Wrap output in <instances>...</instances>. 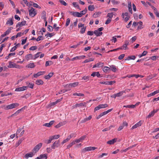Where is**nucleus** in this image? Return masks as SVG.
<instances>
[{
	"label": "nucleus",
	"instance_id": "4be33fe9",
	"mask_svg": "<svg viewBox=\"0 0 159 159\" xmlns=\"http://www.w3.org/2000/svg\"><path fill=\"white\" fill-rule=\"evenodd\" d=\"M102 69L103 72L105 73L108 72L110 71L111 70L110 67L107 66H104L102 68Z\"/></svg>",
	"mask_w": 159,
	"mask_h": 159
},
{
	"label": "nucleus",
	"instance_id": "9b49d317",
	"mask_svg": "<svg viewBox=\"0 0 159 159\" xmlns=\"http://www.w3.org/2000/svg\"><path fill=\"white\" fill-rule=\"evenodd\" d=\"M45 73V71H39L36 74H34L33 76L34 78H36L39 76L44 75Z\"/></svg>",
	"mask_w": 159,
	"mask_h": 159
},
{
	"label": "nucleus",
	"instance_id": "423d86ee",
	"mask_svg": "<svg viewBox=\"0 0 159 159\" xmlns=\"http://www.w3.org/2000/svg\"><path fill=\"white\" fill-rule=\"evenodd\" d=\"M27 89V87L25 86H23L22 87H20L16 88L15 90V91L19 92L22 91L26 90Z\"/></svg>",
	"mask_w": 159,
	"mask_h": 159
},
{
	"label": "nucleus",
	"instance_id": "37998d69",
	"mask_svg": "<svg viewBox=\"0 0 159 159\" xmlns=\"http://www.w3.org/2000/svg\"><path fill=\"white\" fill-rule=\"evenodd\" d=\"M86 27H84L81 29L80 30V32L81 34H83L85 33L86 29Z\"/></svg>",
	"mask_w": 159,
	"mask_h": 159
},
{
	"label": "nucleus",
	"instance_id": "4d7b16f0",
	"mask_svg": "<svg viewBox=\"0 0 159 159\" xmlns=\"http://www.w3.org/2000/svg\"><path fill=\"white\" fill-rule=\"evenodd\" d=\"M24 34V33L19 32L18 33L16 36V38H17L18 37H20Z\"/></svg>",
	"mask_w": 159,
	"mask_h": 159
},
{
	"label": "nucleus",
	"instance_id": "0e129e2a",
	"mask_svg": "<svg viewBox=\"0 0 159 159\" xmlns=\"http://www.w3.org/2000/svg\"><path fill=\"white\" fill-rule=\"evenodd\" d=\"M154 115V113L152 111L150 113H149V114L147 118H150L151 117L153 116Z\"/></svg>",
	"mask_w": 159,
	"mask_h": 159
},
{
	"label": "nucleus",
	"instance_id": "9d476101",
	"mask_svg": "<svg viewBox=\"0 0 159 159\" xmlns=\"http://www.w3.org/2000/svg\"><path fill=\"white\" fill-rule=\"evenodd\" d=\"M79 84V82H76L72 83L69 84H67V86L69 88L71 87H74L78 86Z\"/></svg>",
	"mask_w": 159,
	"mask_h": 159
},
{
	"label": "nucleus",
	"instance_id": "ea45409f",
	"mask_svg": "<svg viewBox=\"0 0 159 159\" xmlns=\"http://www.w3.org/2000/svg\"><path fill=\"white\" fill-rule=\"evenodd\" d=\"M125 92V91H120L118 93H116V96H117V97L121 96L123 95V93Z\"/></svg>",
	"mask_w": 159,
	"mask_h": 159
},
{
	"label": "nucleus",
	"instance_id": "72a5a7b5",
	"mask_svg": "<svg viewBox=\"0 0 159 159\" xmlns=\"http://www.w3.org/2000/svg\"><path fill=\"white\" fill-rule=\"evenodd\" d=\"M53 63V62L52 61H46L45 63V66H49L52 65Z\"/></svg>",
	"mask_w": 159,
	"mask_h": 159
},
{
	"label": "nucleus",
	"instance_id": "052dcab7",
	"mask_svg": "<svg viewBox=\"0 0 159 159\" xmlns=\"http://www.w3.org/2000/svg\"><path fill=\"white\" fill-rule=\"evenodd\" d=\"M59 2L61 4L65 6H66L67 5V4L64 0H60Z\"/></svg>",
	"mask_w": 159,
	"mask_h": 159
},
{
	"label": "nucleus",
	"instance_id": "de8ad7c7",
	"mask_svg": "<svg viewBox=\"0 0 159 159\" xmlns=\"http://www.w3.org/2000/svg\"><path fill=\"white\" fill-rule=\"evenodd\" d=\"M97 64V67H102L103 66L104 64L102 62H99Z\"/></svg>",
	"mask_w": 159,
	"mask_h": 159
},
{
	"label": "nucleus",
	"instance_id": "09e8293b",
	"mask_svg": "<svg viewBox=\"0 0 159 159\" xmlns=\"http://www.w3.org/2000/svg\"><path fill=\"white\" fill-rule=\"evenodd\" d=\"M24 2V3L28 6H30L32 5L31 4L29 3V2L27 1V0H22Z\"/></svg>",
	"mask_w": 159,
	"mask_h": 159
},
{
	"label": "nucleus",
	"instance_id": "2eb2a0df",
	"mask_svg": "<svg viewBox=\"0 0 159 159\" xmlns=\"http://www.w3.org/2000/svg\"><path fill=\"white\" fill-rule=\"evenodd\" d=\"M66 122L65 121H64L62 122H60L58 124L56 125L55 127L56 128H58L60 127L61 126L65 125L66 124Z\"/></svg>",
	"mask_w": 159,
	"mask_h": 159
},
{
	"label": "nucleus",
	"instance_id": "3c124183",
	"mask_svg": "<svg viewBox=\"0 0 159 159\" xmlns=\"http://www.w3.org/2000/svg\"><path fill=\"white\" fill-rule=\"evenodd\" d=\"M72 4L73 5V6L75 7H76L77 8H79V6L77 2H73L72 3Z\"/></svg>",
	"mask_w": 159,
	"mask_h": 159
},
{
	"label": "nucleus",
	"instance_id": "4468645a",
	"mask_svg": "<svg viewBox=\"0 0 159 159\" xmlns=\"http://www.w3.org/2000/svg\"><path fill=\"white\" fill-rule=\"evenodd\" d=\"M55 122L54 120H52L49 123H45L43 125V126H46L48 127H50Z\"/></svg>",
	"mask_w": 159,
	"mask_h": 159
},
{
	"label": "nucleus",
	"instance_id": "e433bc0d",
	"mask_svg": "<svg viewBox=\"0 0 159 159\" xmlns=\"http://www.w3.org/2000/svg\"><path fill=\"white\" fill-rule=\"evenodd\" d=\"M52 140V138H51V137H49V139L45 140L44 141V142L47 144H49L50 143H51V142Z\"/></svg>",
	"mask_w": 159,
	"mask_h": 159
},
{
	"label": "nucleus",
	"instance_id": "603ef678",
	"mask_svg": "<svg viewBox=\"0 0 159 159\" xmlns=\"http://www.w3.org/2000/svg\"><path fill=\"white\" fill-rule=\"evenodd\" d=\"M112 3L114 5H116L120 3V2L119 1H116L115 0H111V1Z\"/></svg>",
	"mask_w": 159,
	"mask_h": 159
},
{
	"label": "nucleus",
	"instance_id": "412c9836",
	"mask_svg": "<svg viewBox=\"0 0 159 159\" xmlns=\"http://www.w3.org/2000/svg\"><path fill=\"white\" fill-rule=\"evenodd\" d=\"M86 102H81L80 103L76 104V106H77V107H86Z\"/></svg>",
	"mask_w": 159,
	"mask_h": 159
},
{
	"label": "nucleus",
	"instance_id": "f704fd0d",
	"mask_svg": "<svg viewBox=\"0 0 159 159\" xmlns=\"http://www.w3.org/2000/svg\"><path fill=\"white\" fill-rule=\"evenodd\" d=\"M13 28L12 27H11L5 32L7 35H8L11 32V30L13 29Z\"/></svg>",
	"mask_w": 159,
	"mask_h": 159
},
{
	"label": "nucleus",
	"instance_id": "5fc2aeb1",
	"mask_svg": "<svg viewBox=\"0 0 159 159\" xmlns=\"http://www.w3.org/2000/svg\"><path fill=\"white\" fill-rule=\"evenodd\" d=\"M113 13H108L107 15V17H108V18H110L111 19L113 17Z\"/></svg>",
	"mask_w": 159,
	"mask_h": 159
},
{
	"label": "nucleus",
	"instance_id": "338daca9",
	"mask_svg": "<svg viewBox=\"0 0 159 159\" xmlns=\"http://www.w3.org/2000/svg\"><path fill=\"white\" fill-rule=\"evenodd\" d=\"M111 18H108L107 19V20L106 21L105 24H108L111 22Z\"/></svg>",
	"mask_w": 159,
	"mask_h": 159
},
{
	"label": "nucleus",
	"instance_id": "680f3d73",
	"mask_svg": "<svg viewBox=\"0 0 159 159\" xmlns=\"http://www.w3.org/2000/svg\"><path fill=\"white\" fill-rule=\"evenodd\" d=\"M40 53H41V52H39L35 54L34 56V58L33 59H35L38 57H39V54Z\"/></svg>",
	"mask_w": 159,
	"mask_h": 159
},
{
	"label": "nucleus",
	"instance_id": "58836bf2",
	"mask_svg": "<svg viewBox=\"0 0 159 159\" xmlns=\"http://www.w3.org/2000/svg\"><path fill=\"white\" fill-rule=\"evenodd\" d=\"M12 94L11 93H7V92H5L4 93H2L1 94V96L2 97H3L4 96H6L8 95H11Z\"/></svg>",
	"mask_w": 159,
	"mask_h": 159
},
{
	"label": "nucleus",
	"instance_id": "cd10ccee",
	"mask_svg": "<svg viewBox=\"0 0 159 159\" xmlns=\"http://www.w3.org/2000/svg\"><path fill=\"white\" fill-rule=\"evenodd\" d=\"M13 24V20L12 18H9L7 22V24L10 25H12Z\"/></svg>",
	"mask_w": 159,
	"mask_h": 159
},
{
	"label": "nucleus",
	"instance_id": "b1692460",
	"mask_svg": "<svg viewBox=\"0 0 159 159\" xmlns=\"http://www.w3.org/2000/svg\"><path fill=\"white\" fill-rule=\"evenodd\" d=\"M25 58L27 61L30 59H32V55L31 54H28L25 56Z\"/></svg>",
	"mask_w": 159,
	"mask_h": 159
},
{
	"label": "nucleus",
	"instance_id": "39448f33",
	"mask_svg": "<svg viewBox=\"0 0 159 159\" xmlns=\"http://www.w3.org/2000/svg\"><path fill=\"white\" fill-rule=\"evenodd\" d=\"M97 148L95 147H86L82 150V152H84L87 151L93 150Z\"/></svg>",
	"mask_w": 159,
	"mask_h": 159
},
{
	"label": "nucleus",
	"instance_id": "bf43d9fd",
	"mask_svg": "<svg viewBox=\"0 0 159 159\" xmlns=\"http://www.w3.org/2000/svg\"><path fill=\"white\" fill-rule=\"evenodd\" d=\"M48 30L49 32H52L53 30V27L50 25H48Z\"/></svg>",
	"mask_w": 159,
	"mask_h": 159
},
{
	"label": "nucleus",
	"instance_id": "c9c22d12",
	"mask_svg": "<svg viewBox=\"0 0 159 159\" xmlns=\"http://www.w3.org/2000/svg\"><path fill=\"white\" fill-rule=\"evenodd\" d=\"M85 57L84 55H82L79 56H76L75 57L76 60H80L81 59H83Z\"/></svg>",
	"mask_w": 159,
	"mask_h": 159
},
{
	"label": "nucleus",
	"instance_id": "393cba45",
	"mask_svg": "<svg viewBox=\"0 0 159 159\" xmlns=\"http://www.w3.org/2000/svg\"><path fill=\"white\" fill-rule=\"evenodd\" d=\"M53 75V73H50L49 74L47 75H45L44 77V78L47 80L49 79Z\"/></svg>",
	"mask_w": 159,
	"mask_h": 159
},
{
	"label": "nucleus",
	"instance_id": "20e7f679",
	"mask_svg": "<svg viewBox=\"0 0 159 159\" xmlns=\"http://www.w3.org/2000/svg\"><path fill=\"white\" fill-rule=\"evenodd\" d=\"M42 145V143H40L37 145L33 150V152L34 153L37 152L41 147Z\"/></svg>",
	"mask_w": 159,
	"mask_h": 159
},
{
	"label": "nucleus",
	"instance_id": "e2e57ef3",
	"mask_svg": "<svg viewBox=\"0 0 159 159\" xmlns=\"http://www.w3.org/2000/svg\"><path fill=\"white\" fill-rule=\"evenodd\" d=\"M94 34V32L91 31H89L87 32V34L89 35L92 36Z\"/></svg>",
	"mask_w": 159,
	"mask_h": 159
},
{
	"label": "nucleus",
	"instance_id": "aec40b11",
	"mask_svg": "<svg viewBox=\"0 0 159 159\" xmlns=\"http://www.w3.org/2000/svg\"><path fill=\"white\" fill-rule=\"evenodd\" d=\"M94 34L97 36H100L102 34V32H99L97 30H95L94 31Z\"/></svg>",
	"mask_w": 159,
	"mask_h": 159
},
{
	"label": "nucleus",
	"instance_id": "4c0bfd02",
	"mask_svg": "<svg viewBox=\"0 0 159 159\" xmlns=\"http://www.w3.org/2000/svg\"><path fill=\"white\" fill-rule=\"evenodd\" d=\"M148 52L146 51H144L142 54H139V58H141L143 56L146 55L147 53Z\"/></svg>",
	"mask_w": 159,
	"mask_h": 159
},
{
	"label": "nucleus",
	"instance_id": "0eeeda50",
	"mask_svg": "<svg viewBox=\"0 0 159 159\" xmlns=\"http://www.w3.org/2000/svg\"><path fill=\"white\" fill-rule=\"evenodd\" d=\"M69 13L71 14L72 15L74 16H76L77 17H81V14H80L79 12H74V11H69Z\"/></svg>",
	"mask_w": 159,
	"mask_h": 159
},
{
	"label": "nucleus",
	"instance_id": "774afa93",
	"mask_svg": "<svg viewBox=\"0 0 159 159\" xmlns=\"http://www.w3.org/2000/svg\"><path fill=\"white\" fill-rule=\"evenodd\" d=\"M37 48L36 46H32L29 49L30 50H34L37 49Z\"/></svg>",
	"mask_w": 159,
	"mask_h": 159
},
{
	"label": "nucleus",
	"instance_id": "473e14b6",
	"mask_svg": "<svg viewBox=\"0 0 159 159\" xmlns=\"http://www.w3.org/2000/svg\"><path fill=\"white\" fill-rule=\"evenodd\" d=\"M95 7L93 5H90L88 7V9L90 11H93Z\"/></svg>",
	"mask_w": 159,
	"mask_h": 159
},
{
	"label": "nucleus",
	"instance_id": "864d4df0",
	"mask_svg": "<svg viewBox=\"0 0 159 159\" xmlns=\"http://www.w3.org/2000/svg\"><path fill=\"white\" fill-rule=\"evenodd\" d=\"M34 86V84H33L32 83H29L28 86L27 87V88L29 87L30 88L33 89V88Z\"/></svg>",
	"mask_w": 159,
	"mask_h": 159
},
{
	"label": "nucleus",
	"instance_id": "a18cd8bd",
	"mask_svg": "<svg viewBox=\"0 0 159 159\" xmlns=\"http://www.w3.org/2000/svg\"><path fill=\"white\" fill-rule=\"evenodd\" d=\"M89 76H84L82 78V80H85L86 81L89 80Z\"/></svg>",
	"mask_w": 159,
	"mask_h": 159
},
{
	"label": "nucleus",
	"instance_id": "f03ea898",
	"mask_svg": "<svg viewBox=\"0 0 159 159\" xmlns=\"http://www.w3.org/2000/svg\"><path fill=\"white\" fill-rule=\"evenodd\" d=\"M7 67L9 68H16L18 69L21 68L20 66L16 63H13V62L11 61H9V65L7 66Z\"/></svg>",
	"mask_w": 159,
	"mask_h": 159
},
{
	"label": "nucleus",
	"instance_id": "a19ab883",
	"mask_svg": "<svg viewBox=\"0 0 159 159\" xmlns=\"http://www.w3.org/2000/svg\"><path fill=\"white\" fill-rule=\"evenodd\" d=\"M99 105L100 106L101 109L107 107L108 106V105L107 104H99Z\"/></svg>",
	"mask_w": 159,
	"mask_h": 159
},
{
	"label": "nucleus",
	"instance_id": "c756f323",
	"mask_svg": "<svg viewBox=\"0 0 159 159\" xmlns=\"http://www.w3.org/2000/svg\"><path fill=\"white\" fill-rule=\"evenodd\" d=\"M75 142L74 141H73L71 143H70L67 146V148L68 149L72 147L73 145L75 144Z\"/></svg>",
	"mask_w": 159,
	"mask_h": 159
},
{
	"label": "nucleus",
	"instance_id": "bb28decb",
	"mask_svg": "<svg viewBox=\"0 0 159 159\" xmlns=\"http://www.w3.org/2000/svg\"><path fill=\"white\" fill-rule=\"evenodd\" d=\"M138 24L139 25L138 26V29H142L143 28V22L141 21H140L138 22Z\"/></svg>",
	"mask_w": 159,
	"mask_h": 159
},
{
	"label": "nucleus",
	"instance_id": "69168bd1",
	"mask_svg": "<svg viewBox=\"0 0 159 159\" xmlns=\"http://www.w3.org/2000/svg\"><path fill=\"white\" fill-rule=\"evenodd\" d=\"M125 56V54H121L119 57L118 59L120 60L122 59Z\"/></svg>",
	"mask_w": 159,
	"mask_h": 159
},
{
	"label": "nucleus",
	"instance_id": "2f4dec72",
	"mask_svg": "<svg viewBox=\"0 0 159 159\" xmlns=\"http://www.w3.org/2000/svg\"><path fill=\"white\" fill-rule=\"evenodd\" d=\"M94 60V58H90L89 59H87L85 60L83 62V63H86L91 61H93Z\"/></svg>",
	"mask_w": 159,
	"mask_h": 159
},
{
	"label": "nucleus",
	"instance_id": "ddd939ff",
	"mask_svg": "<svg viewBox=\"0 0 159 159\" xmlns=\"http://www.w3.org/2000/svg\"><path fill=\"white\" fill-rule=\"evenodd\" d=\"M59 141H55L51 146V148L53 149H55L56 148L58 147L59 145Z\"/></svg>",
	"mask_w": 159,
	"mask_h": 159
},
{
	"label": "nucleus",
	"instance_id": "a211bd4d",
	"mask_svg": "<svg viewBox=\"0 0 159 159\" xmlns=\"http://www.w3.org/2000/svg\"><path fill=\"white\" fill-rule=\"evenodd\" d=\"M117 141V139L115 138L111 140L110 141H108L107 142V143L108 144H109L110 145L113 144L115 142H116Z\"/></svg>",
	"mask_w": 159,
	"mask_h": 159
},
{
	"label": "nucleus",
	"instance_id": "6e6d98bb",
	"mask_svg": "<svg viewBox=\"0 0 159 159\" xmlns=\"http://www.w3.org/2000/svg\"><path fill=\"white\" fill-rule=\"evenodd\" d=\"M40 159L43 158H45L46 159H47V154H41L40 155Z\"/></svg>",
	"mask_w": 159,
	"mask_h": 159
},
{
	"label": "nucleus",
	"instance_id": "5701e85b",
	"mask_svg": "<svg viewBox=\"0 0 159 159\" xmlns=\"http://www.w3.org/2000/svg\"><path fill=\"white\" fill-rule=\"evenodd\" d=\"M92 118V116H89L88 117L84 119V120H82L81 121V123H83L86 122V121L90 120Z\"/></svg>",
	"mask_w": 159,
	"mask_h": 159
},
{
	"label": "nucleus",
	"instance_id": "1a4fd4ad",
	"mask_svg": "<svg viewBox=\"0 0 159 159\" xmlns=\"http://www.w3.org/2000/svg\"><path fill=\"white\" fill-rule=\"evenodd\" d=\"M34 154L35 153L33 152H31L25 154L24 156V157L26 159H27L29 157H32L34 155Z\"/></svg>",
	"mask_w": 159,
	"mask_h": 159
},
{
	"label": "nucleus",
	"instance_id": "13d9d810",
	"mask_svg": "<svg viewBox=\"0 0 159 159\" xmlns=\"http://www.w3.org/2000/svg\"><path fill=\"white\" fill-rule=\"evenodd\" d=\"M127 47L126 46V44H125L121 47L120 48V49H127Z\"/></svg>",
	"mask_w": 159,
	"mask_h": 159
},
{
	"label": "nucleus",
	"instance_id": "c85d7f7f",
	"mask_svg": "<svg viewBox=\"0 0 159 159\" xmlns=\"http://www.w3.org/2000/svg\"><path fill=\"white\" fill-rule=\"evenodd\" d=\"M137 104H136L135 105H128L127 106H123V107H128V108H134L136 106Z\"/></svg>",
	"mask_w": 159,
	"mask_h": 159
},
{
	"label": "nucleus",
	"instance_id": "dca6fc26",
	"mask_svg": "<svg viewBox=\"0 0 159 159\" xmlns=\"http://www.w3.org/2000/svg\"><path fill=\"white\" fill-rule=\"evenodd\" d=\"M26 23V21L25 20H24L21 22H19L17 23L16 25V27H21L25 25Z\"/></svg>",
	"mask_w": 159,
	"mask_h": 159
},
{
	"label": "nucleus",
	"instance_id": "a878e982",
	"mask_svg": "<svg viewBox=\"0 0 159 159\" xmlns=\"http://www.w3.org/2000/svg\"><path fill=\"white\" fill-rule=\"evenodd\" d=\"M110 68H111V70L114 72H116L117 70L116 66L114 65H112L110 66Z\"/></svg>",
	"mask_w": 159,
	"mask_h": 159
},
{
	"label": "nucleus",
	"instance_id": "c03bdc74",
	"mask_svg": "<svg viewBox=\"0 0 159 159\" xmlns=\"http://www.w3.org/2000/svg\"><path fill=\"white\" fill-rule=\"evenodd\" d=\"M73 95L74 96H77L80 97H82L84 96V94L82 93H75Z\"/></svg>",
	"mask_w": 159,
	"mask_h": 159
},
{
	"label": "nucleus",
	"instance_id": "f257e3e1",
	"mask_svg": "<svg viewBox=\"0 0 159 159\" xmlns=\"http://www.w3.org/2000/svg\"><path fill=\"white\" fill-rule=\"evenodd\" d=\"M19 106V104L18 103H13L7 106L6 108V110H9L12 109L13 108H16Z\"/></svg>",
	"mask_w": 159,
	"mask_h": 159
},
{
	"label": "nucleus",
	"instance_id": "6ab92c4d",
	"mask_svg": "<svg viewBox=\"0 0 159 159\" xmlns=\"http://www.w3.org/2000/svg\"><path fill=\"white\" fill-rule=\"evenodd\" d=\"M35 67L34 63L33 62L30 63L26 66V67L29 68H33Z\"/></svg>",
	"mask_w": 159,
	"mask_h": 159
},
{
	"label": "nucleus",
	"instance_id": "f8f14e48",
	"mask_svg": "<svg viewBox=\"0 0 159 159\" xmlns=\"http://www.w3.org/2000/svg\"><path fill=\"white\" fill-rule=\"evenodd\" d=\"M141 121H139L138 122L134 125L131 128V129H134L137 128V127L140 126L142 124Z\"/></svg>",
	"mask_w": 159,
	"mask_h": 159
},
{
	"label": "nucleus",
	"instance_id": "f3484780",
	"mask_svg": "<svg viewBox=\"0 0 159 159\" xmlns=\"http://www.w3.org/2000/svg\"><path fill=\"white\" fill-rule=\"evenodd\" d=\"M91 75L93 77L96 76L98 77H100V74L99 72H93L91 74Z\"/></svg>",
	"mask_w": 159,
	"mask_h": 159
},
{
	"label": "nucleus",
	"instance_id": "79ce46f5",
	"mask_svg": "<svg viewBox=\"0 0 159 159\" xmlns=\"http://www.w3.org/2000/svg\"><path fill=\"white\" fill-rule=\"evenodd\" d=\"M60 136L59 135H56L50 137L52 139V140H53L54 139H58L60 137Z\"/></svg>",
	"mask_w": 159,
	"mask_h": 159
},
{
	"label": "nucleus",
	"instance_id": "49530a36",
	"mask_svg": "<svg viewBox=\"0 0 159 159\" xmlns=\"http://www.w3.org/2000/svg\"><path fill=\"white\" fill-rule=\"evenodd\" d=\"M70 19L68 18L66 19V22L65 24V26L66 27L68 26L69 25L70 22Z\"/></svg>",
	"mask_w": 159,
	"mask_h": 159
},
{
	"label": "nucleus",
	"instance_id": "7ed1b4c3",
	"mask_svg": "<svg viewBox=\"0 0 159 159\" xmlns=\"http://www.w3.org/2000/svg\"><path fill=\"white\" fill-rule=\"evenodd\" d=\"M29 15L30 16L33 17L36 15V12L35 10V9L33 7H31V8L29 10Z\"/></svg>",
	"mask_w": 159,
	"mask_h": 159
},
{
	"label": "nucleus",
	"instance_id": "8fccbe9b",
	"mask_svg": "<svg viewBox=\"0 0 159 159\" xmlns=\"http://www.w3.org/2000/svg\"><path fill=\"white\" fill-rule=\"evenodd\" d=\"M87 11V9L86 8L84 10L81 11L80 13V14H81V17L83 15L85 14Z\"/></svg>",
	"mask_w": 159,
	"mask_h": 159
},
{
	"label": "nucleus",
	"instance_id": "6e6552de",
	"mask_svg": "<svg viewBox=\"0 0 159 159\" xmlns=\"http://www.w3.org/2000/svg\"><path fill=\"white\" fill-rule=\"evenodd\" d=\"M86 136L83 135L81 136L80 138L78 139H76L74 141L75 142V143H79L80 142H82L85 139L86 137Z\"/></svg>",
	"mask_w": 159,
	"mask_h": 159
},
{
	"label": "nucleus",
	"instance_id": "7c9ffc66",
	"mask_svg": "<svg viewBox=\"0 0 159 159\" xmlns=\"http://www.w3.org/2000/svg\"><path fill=\"white\" fill-rule=\"evenodd\" d=\"M43 81L41 80H37L36 81V84L37 85L43 84Z\"/></svg>",
	"mask_w": 159,
	"mask_h": 159
}]
</instances>
